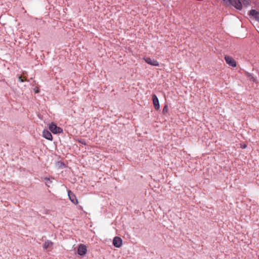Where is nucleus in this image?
<instances>
[{"instance_id":"obj_1","label":"nucleus","mask_w":259,"mask_h":259,"mask_svg":"<svg viewBox=\"0 0 259 259\" xmlns=\"http://www.w3.org/2000/svg\"><path fill=\"white\" fill-rule=\"evenodd\" d=\"M224 5L227 7L233 6L235 8L241 10L242 4L240 0H222Z\"/></svg>"},{"instance_id":"obj_2","label":"nucleus","mask_w":259,"mask_h":259,"mask_svg":"<svg viewBox=\"0 0 259 259\" xmlns=\"http://www.w3.org/2000/svg\"><path fill=\"white\" fill-rule=\"evenodd\" d=\"M49 130L53 133V134H60L63 132L62 129L57 126L56 124L52 122L49 125Z\"/></svg>"},{"instance_id":"obj_3","label":"nucleus","mask_w":259,"mask_h":259,"mask_svg":"<svg viewBox=\"0 0 259 259\" xmlns=\"http://www.w3.org/2000/svg\"><path fill=\"white\" fill-rule=\"evenodd\" d=\"M225 60L226 63L230 66L235 67L237 65L235 60L231 57L229 56H225Z\"/></svg>"},{"instance_id":"obj_4","label":"nucleus","mask_w":259,"mask_h":259,"mask_svg":"<svg viewBox=\"0 0 259 259\" xmlns=\"http://www.w3.org/2000/svg\"><path fill=\"white\" fill-rule=\"evenodd\" d=\"M144 60L147 63L151 65L154 66H158L159 65V64L157 60L151 59L149 57L144 58Z\"/></svg>"},{"instance_id":"obj_5","label":"nucleus","mask_w":259,"mask_h":259,"mask_svg":"<svg viewBox=\"0 0 259 259\" xmlns=\"http://www.w3.org/2000/svg\"><path fill=\"white\" fill-rule=\"evenodd\" d=\"M87 251V248L85 245L80 244L78 248L77 252L81 256L85 255Z\"/></svg>"},{"instance_id":"obj_6","label":"nucleus","mask_w":259,"mask_h":259,"mask_svg":"<svg viewBox=\"0 0 259 259\" xmlns=\"http://www.w3.org/2000/svg\"><path fill=\"white\" fill-rule=\"evenodd\" d=\"M113 245L117 248L121 246L122 244V240L121 238L119 237H115L113 240Z\"/></svg>"},{"instance_id":"obj_7","label":"nucleus","mask_w":259,"mask_h":259,"mask_svg":"<svg viewBox=\"0 0 259 259\" xmlns=\"http://www.w3.org/2000/svg\"><path fill=\"white\" fill-rule=\"evenodd\" d=\"M68 195L69 199L73 203L75 204H77L78 203V200L73 192H72L71 191H68Z\"/></svg>"},{"instance_id":"obj_8","label":"nucleus","mask_w":259,"mask_h":259,"mask_svg":"<svg viewBox=\"0 0 259 259\" xmlns=\"http://www.w3.org/2000/svg\"><path fill=\"white\" fill-rule=\"evenodd\" d=\"M152 100L155 109L158 110L160 108V105L159 103L158 99L155 95H153Z\"/></svg>"},{"instance_id":"obj_9","label":"nucleus","mask_w":259,"mask_h":259,"mask_svg":"<svg viewBox=\"0 0 259 259\" xmlns=\"http://www.w3.org/2000/svg\"><path fill=\"white\" fill-rule=\"evenodd\" d=\"M42 137L48 140H53L52 135L51 133L48 130H44L42 132Z\"/></svg>"},{"instance_id":"obj_10","label":"nucleus","mask_w":259,"mask_h":259,"mask_svg":"<svg viewBox=\"0 0 259 259\" xmlns=\"http://www.w3.org/2000/svg\"><path fill=\"white\" fill-rule=\"evenodd\" d=\"M249 14L253 17L255 20L259 22V12L255 10H251L249 12Z\"/></svg>"},{"instance_id":"obj_11","label":"nucleus","mask_w":259,"mask_h":259,"mask_svg":"<svg viewBox=\"0 0 259 259\" xmlns=\"http://www.w3.org/2000/svg\"><path fill=\"white\" fill-rule=\"evenodd\" d=\"M53 245V242L51 241H49V240H47V241H46L45 242V243L43 245V247L45 248V249H47L49 247H50L51 246H52Z\"/></svg>"},{"instance_id":"obj_12","label":"nucleus","mask_w":259,"mask_h":259,"mask_svg":"<svg viewBox=\"0 0 259 259\" xmlns=\"http://www.w3.org/2000/svg\"><path fill=\"white\" fill-rule=\"evenodd\" d=\"M18 79H19V80L20 82H24V81H28L26 77L25 76H19Z\"/></svg>"},{"instance_id":"obj_13","label":"nucleus","mask_w":259,"mask_h":259,"mask_svg":"<svg viewBox=\"0 0 259 259\" xmlns=\"http://www.w3.org/2000/svg\"><path fill=\"white\" fill-rule=\"evenodd\" d=\"M168 112V107L167 105H165L163 108L162 113L165 114Z\"/></svg>"},{"instance_id":"obj_14","label":"nucleus","mask_w":259,"mask_h":259,"mask_svg":"<svg viewBox=\"0 0 259 259\" xmlns=\"http://www.w3.org/2000/svg\"><path fill=\"white\" fill-rule=\"evenodd\" d=\"M244 5H247L248 4V0H242Z\"/></svg>"},{"instance_id":"obj_15","label":"nucleus","mask_w":259,"mask_h":259,"mask_svg":"<svg viewBox=\"0 0 259 259\" xmlns=\"http://www.w3.org/2000/svg\"><path fill=\"white\" fill-rule=\"evenodd\" d=\"M45 180H46V184L48 185V183H49V182H50V181L48 178H45Z\"/></svg>"},{"instance_id":"obj_16","label":"nucleus","mask_w":259,"mask_h":259,"mask_svg":"<svg viewBox=\"0 0 259 259\" xmlns=\"http://www.w3.org/2000/svg\"><path fill=\"white\" fill-rule=\"evenodd\" d=\"M39 92V90L38 89L35 90V93H38Z\"/></svg>"},{"instance_id":"obj_17","label":"nucleus","mask_w":259,"mask_h":259,"mask_svg":"<svg viewBox=\"0 0 259 259\" xmlns=\"http://www.w3.org/2000/svg\"><path fill=\"white\" fill-rule=\"evenodd\" d=\"M243 148H246V145L243 146Z\"/></svg>"}]
</instances>
